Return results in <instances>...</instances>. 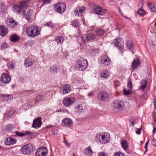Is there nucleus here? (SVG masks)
Here are the masks:
<instances>
[{
	"mask_svg": "<svg viewBox=\"0 0 156 156\" xmlns=\"http://www.w3.org/2000/svg\"><path fill=\"white\" fill-rule=\"evenodd\" d=\"M28 2L29 1H23L20 2L19 5H14L12 7V9L13 11L18 13L19 14L24 15L25 12L23 9L29 7V5L27 4Z\"/></svg>",
	"mask_w": 156,
	"mask_h": 156,
	"instance_id": "f257e3e1",
	"label": "nucleus"
},
{
	"mask_svg": "<svg viewBox=\"0 0 156 156\" xmlns=\"http://www.w3.org/2000/svg\"><path fill=\"white\" fill-rule=\"evenodd\" d=\"M26 33L29 37H34L40 34L41 30L37 26L31 25L27 27Z\"/></svg>",
	"mask_w": 156,
	"mask_h": 156,
	"instance_id": "f03ea898",
	"label": "nucleus"
},
{
	"mask_svg": "<svg viewBox=\"0 0 156 156\" xmlns=\"http://www.w3.org/2000/svg\"><path fill=\"white\" fill-rule=\"evenodd\" d=\"M88 66L87 60L83 58H80L75 63V69L81 71L85 70Z\"/></svg>",
	"mask_w": 156,
	"mask_h": 156,
	"instance_id": "7ed1b4c3",
	"label": "nucleus"
},
{
	"mask_svg": "<svg viewBox=\"0 0 156 156\" xmlns=\"http://www.w3.org/2000/svg\"><path fill=\"white\" fill-rule=\"evenodd\" d=\"M35 150L34 146L30 143L24 145L21 148L22 153L24 155H30Z\"/></svg>",
	"mask_w": 156,
	"mask_h": 156,
	"instance_id": "20e7f679",
	"label": "nucleus"
},
{
	"mask_svg": "<svg viewBox=\"0 0 156 156\" xmlns=\"http://www.w3.org/2000/svg\"><path fill=\"white\" fill-rule=\"evenodd\" d=\"M110 140V135L108 133L105 134H97L96 136V140L102 144L108 143Z\"/></svg>",
	"mask_w": 156,
	"mask_h": 156,
	"instance_id": "39448f33",
	"label": "nucleus"
},
{
	"mask_svg": "<svg viewBox=\"0 0 156 156\" xmlns=\"http://www.w3.org/2000/svg\"><path fill=\"white\" fill-rule=\"evenodd\" d=\"M97 98L99 101L105 102L109 100V95L107 92L104 91H101L98 94Z\"/></svg>",
	"mask_w": 156,
	"mask_h": 156,
	"instance_id": "423d86ee",
	"label": "nucleus"
},
{
	"mask_svg": "<svg viewBox=\"0 0 156 156\" xmlns=\"http://www.w3.org/2000/svg\"><path fill=\"white\" fill-rule=\"evenodd\" d=\"M122 102L119 100H115L112 105V109L115 112L122 111L123 109Z\"/></svg>",
	"mask_w": 156,
	"mask_h": 156,
	"instance_id": "0eeeda50",
	"label": "nucleus"
},
{
	"mask_svg": "<svg viewBox=\"0 0 156 156\" xmlns=\"http://www.w3.org/2000/svg\"><path fill=\"white\" fill-rule=\"evenodd\" d=\"M96 38V35L94 33L91 32L87 34H84L82 38V40L84 43H88L89 41L93 40Z\"/></svg>",
	"mask_w": 156,
	"mask_h": 156,
	"instance_id": "6e6552de",
	"label": "nucleus"
},
{
	"mask_svg": "<svg viewBox=\"0 0 156 156\" xmlns=\"http://www.w3.org/2000/svg\"><path fill=\"white\" fill-rule=\"evenodd\" d=\"M54 8L55 11L61 13L65 11L66 7L64 3L58 2L54 5Z\"/></svg>",
	"mask_w": 156,
	"mask_h": 156,
	"instance_id": "1a4fd4ad",
	"label": "nucleus"
},
{
	"mask_svg": "<svg viewBox=\"0 0 156 156\" xmlns=\"http://www.w3.org/2000/svg\"><path fill=\"white\" fill-rule=\"evenodd\" d=\"M113 43L114 45L120 50L121 52L122 50L123 49L124 46V43L123 40L122 38H118L115 39Z\"/></svg>",
	"mask_w": 156,
	"mask_h": 156,
	"instance_id": "9d476101",
	"label": "nucleus"
},
{
	"mask_svg": "<svg viewBox=\"0 0 156 156\" xmlns=\"http://www.w3.org/2000/svg\"><path fill=\"white\" fill-rule=\"evenodd\" d=\"M48 153V151L46 147H41L37 151L35 156H46Z\"/></svg>",
	"mask_w": 156,
	"mask_h": 156,
	"instance_id": "9b49d317",
	"label": "nucleus"
},
{
	"mask_svg": "<svg viewBox=\"0 0 156 156\" xmlns=\"http://www.w3.org/2000/svg\"><path fill=\"white\" fill-rule=\"evenodd\" d=\"M73 124L72 120L70 119L66 118L63 119L62 122V125L63 126L68 127H72Z\"/></svg>",
	"mask_w": 156,
	"mask_h": 156,
	"instance_id": "f8f14e48",
	"label": "nucleus"
},
{
	"mask_svg": "<svg viewBox=\"0 0 156 156\" xmlns=\"http://www.w3.org/2000/svg\"><path fill=\"white\" fill-rule=\"evenodd\" d=\"M94 10L96 14L100 15H103L106 12V10L103 9L101 6H96L94 8Z\"/></svg>",
	"mask_w": 156,
	"mask_h": 156,
	"instance_id": "ddd939ff",
	"label": "nucleus"
},
{
	"mask_svg": "<svg viewBox=\"0 0 156 156\" xmlns=\"http://www.w3.org/2000/svg\"><path fill=\"white\" fill-rule=\"evenodd\" d=\"M101 61L102 63L105 66L109 65L111 61L109 58L106 55L104 54L101 57Z\"/></svg>",
	"mask_w": 156,
	"mask_h": 156,
	"instance_id": "4468645a",
	"label": "nucleus"
},
{
	"mask_svg": "<svg viewBox=\"0 0 156 156\" xmlns=\"http://www.w3.org/2000/svg\"><path fill=\"white\" fill-rule=\"evenodd\" d=\"M41 117H37L33 122L32 127L35 128L40 127L42 124Z\"/></svg>",
	"mask_w": 156,
	"mask_h": 156,
	"instance_id": "2eb2a0df",
	"label": "nucleus"
},
{
	"mask_svg": "<svg viewBox=\"0 0 156 156\" xmlns=\"http://www.w3.org/2000/svg\"><path fill=\"white\" fill-rule=\"evenodd\" d=\"M11 77L8 74L4 73L1 76V80L2 82L4 83H9L11 80Z\"/></svg>",
	"mask_w": 156,
	"mask_h": 156,
	"instance_id": "dca6fc26",
	"label": "nucleus"
},
{
	"mask_svg": "<svg viewBox=\"0 0 156 156\" xmlns=\"http://www.w3.org/2000/svg\"><path fill=\"white\" fill-rule=\"evenodd\" d=\"M62 103L65 106L69 107L73 103V100L70 98H66L63 101Z\"/></svg>",
	"mask_w": 156,
	"mask_h": 156,
	"instance_id": "f3484780",
	"label": "nucleus"
},
{
	"mask_svg": "<svg viewBox=\"0 0 156 156\" xmlns=\"http://www.w3.org/2000/svg\"><path fill=\"white\" fill-rule=\"evenodd\" d=\"M16 139L12 137H8L6 139L5 143V145H9L15 144L16 142Z\"/></svg>",
	"mask_w": 156,
	"mask_h": 156,
	"instance_id": "a211bd4d",
	"label": "nucleus"
},
{
	"mask_svg": "<svg viewBox=\"0 0 156 156\" xmlns=\"http://www.w3.org/2000/svg\"><path fill=\"white\" fill-rule=\"evenodd\" d=\"M7 25L9 27L13 28L18 23L12 18L9 19L7 22Z\"/></svg>",
	"mask_w": 156,
	"mask_h": 156,
	"instance_id": "6ab92c4d",
	"label": "nucleus"
},
{
	"mask_svg": "<svg viewBox=\"0 0 156 156\" xmlns=\"http://www.w3.org/2000/svg\"><path fill=\"white\" fill-rule=\"evenodd\" d=\"M62 88L61 90V92L63 94H66L69 92L71 90L69 85L66 84L64 86L62 87Z\"/></svg>",
	"mask_w": 156,
	"mask_h": 156,
	"instance_id": "aec40b11",
	"label": "nucleus"
},
{
	"mask_svg": "<svg viewBox=\"0 0 156 156\" xmlns=\"http://www.w3.org/2000/svg\"><path fill=\"white\" fill-rule=\"evenodd\" d=\"M8 33V29L3 25L0 26V35L2 36H5Z\"/></svg>",
	"mask_w": 156,
	"mask_h": 156,
	"instance_id": "412c9836",
	"label": "nucleus"
},
{
	"mask_svg": "<svg viewBox=\"0 0 156 156\" xmlns=\"http://www.w3.org/2000/svg\"><path fill=\"white\" fill-rule=\"evenodd\" d=\"M140 63V61L139 58H136L134 60L132 63V68L133 69L139 67Z\"/></svg>",
	"mask_w": 156,
	"mask_h": 156,
	"instance_id": "4be33fe9",
	"label": "nucleus"
},
{
	"mask_svg": "<svg viewBox=\"0 0 156 156\" xmlns=\"http://www.w3.org/2000/svg\"><path fill=\"white\" fill-rule=\"evenodd\" d=\"M84 153L87 156H92L93 152L90 146L86 148L84 151Z\"/></svg>",
	"mask_w": 156,
	"mask_h": 156,
	"instance_id": "5701e85b",
	"label": "nucleus"
},
{
	"mask_svg": "<svg viewBox=\"0 0 156 156\" xmlns=\"http://www.w3.org/2000/svg\"><path fill=\"white\" fill-rule=\"evenodd\" d=\"M33 61L30 58H27L24 61V66L26 67H28L31 66L33 65Z\"/></svg>",
	"mask_w": 156,
	"mask_h": 156,
	"instance_id": "b1692460",
	"label": "nucleus"
},
{
	"mask_svg": "<svg viewBox=\"0 0 156 156\" xmlns=\"http://www.w3.org/2000/svg\"><path fill=\"white\" fill-rule=\"evenodd\" d=\"M84 10L79 8H76V9L74 11L75 16H82Z\"/></svg>",
	"mask_w": 156,
	"mask_h": 156,
	"instance_id": "393cba45",
	"label": "nucleus"
},
{
	"mask_svg": "<svg viewBox=\"0 0 156 156\" xmlns=\"http://www.w3.org/2000/svg\"><path fill=\"white\" fill-rule=\"evenodd\" d=\"M32 10L31 9H29L27 12L26 15L25 14L24 16H25L26 19L29 22L31 21V16Z\"/></svg>",
	"mask_w": 156,
	"mask_h": 156,
	"instance_id": "a878e982",
	"label": "nucleus"
},
{
	"mask_svg": "<svg viewBox=\"0 0 156 156\" xmlns=\"http://www.w3.org/2000/svg\"><path fill=\"white\" fill-rule=\"evenodd\" d=\"M147 5L151 12H156V6L155 5L151 3H147Z\"/></svg>",
	"mask_w": 156,
	"mask_h": 156,
	"instance_id": "bb28decb",
	"label": "nucleus"
},
{
	"mask_svg": "<svg viewBox=\"0 0 156 156\" xmlns=\"http://www.w3.org/2000/svg\"><path fill=\"white\" fill-rule=\"evenodd\" d=\"M16 112L14 109H11L7 113V115L10 118L15 116Z\"/></svg>",
	"mask_w": 156,
	"mask_h": 156,
	"instance_id": "cd10ccee",
	"label": "nucleus"
},
{
	"mask_svg": "<svg viewBox=\"0 0 156 156\" xmlns=\"http://www.w3.org/2000/svg\"><path fill=\"white\" fill-rule=\"evenodd\" d=\"M108 76L109 73L107 70L102 71L100 74V76L101 78H106Z\"/></svg>",
	"mask_w": 156,
	"mask_h": 156,
	"instance_id": "c85d7f7f",
	"label": "nucleus"
},
{
	"mask_svg": "<svg viewBox=\"0 0 156 156\" xmlns=\"http://www.w3.org/2000/svg\"><path fill=\"white\" fill-rule=\"evenodd\" d=\"M126 43L127 48L129 51H132L133 49V46L131 42L129 40H127Z\"/></svg>",
	"mask_w": 156,
	"mask_h": 156,
	"instance_id": "c756f323",
	"label": "nucleus"
},
{
	"mask_svg": "<svg viewBox=\"0 0 156 156\" xmlns=\"http://www.w3.org/2000/svg\"><path fill=\"white\" fill-rule=\"evenodd\" d=\"M58 70V67L56 66H52L49 68V71L51 73H57Z\"/></svg>",
	"mask_w": 156,
	"mask_h": 156,
	"instance_id": "7c9ffc66",
	"label": "nucleus"
},
{
	"mask_svg": "<svg viewBox=\"0 0 156 156\" xmlns=\"http://www.w3.org/2000/svg\"><path fill=\"white\" fill-rule=\"evenodd\" d=\"M121 144L122 147L125 150H126L128 148V145L127 142L125 140H122L121 141Z\"/></svg>",
	"mask_w": 156,
	"mask_h": 156,
	"instance_id": "2f4dec72",
	"label": "nucleus"
},
{
	"mask_svg": "<svg viewBox=\"0 0 156 156\" xmlns=\"http://www.w3.org/2000/svg\"><path fill=\"white\" fill-rule=\"evenodd\" d=\"M10 40L13 42H16L19 40V37L17 35L13 34L10 37Z\"/></svg>",
	"mask_w": 156,
	"mask_h": 156,
	"instance_id": "473e14b6",
	"label": "nucleus"
},
{
	"mask_svg": "<svg viewBox=\"0 0 156 156\" xmlns=\"http://www.w3.org/2000/svg\"><path fill=\"white\" fill-rule=\"evenodd\" d=\"M147 82L146 80H144L140 83V88L144 89H145L147 86Z\"/></svg>",
	"mask_w": 156,
	"mask_h": 156,
	"instance_id": "72a5a7b5",
	"label": "nucleus"
},
{
	"mask_svg": "<svg viewBox=\"0 0 156 156\" xmlns=\"http://www.w3.org/2000/svg\"><path fill=\"white\" fill-rule=\"evenodd\" d=\"M105 33V30L102 29H99L96 31V33L98 36H102Z\"/></svg>",
	"mask_w": 156,
	"mask_h": 156,
	"instance_id": "f704fd0d",
	"label": "nucleus"
},
{
	"mask_svg": "<svg viewBox=\"0 0 156 156\" xmlns=\"http://www.w3.org/2000/svg\"><path fill=\"white\" fill-rule=\"evenodd\" d=\"M44 98V95H37L35 98V102L37 103L42 100Z\"/></svg>",
	"mask_w": 156,
	"mask_h": 156,
	"instance_id": "c9c22d12",
	"label": "nucleus"
},
{
	"mask_svg": "<svg viewBox=\"0 0 156 156\" xmlns=\"http://www.w3.org/2000/svg\"><path fill=\"white\" fill-rule=\"evenodd\" d=\"M79 22H78V20L76 19L73 20L71 22V24L75 27H78L79 26Z\"/></svg>",
	"mask_w": 156,
	"mask_h": 156,
	"instance_id": "e433bc0d",
	"label": "nucleus"
},
{
	"mask_svg": "<svg viewBox=\"0 0 156 156\" xmlns=\"http://www.w3.org/2000/svg\"><path fill=\"white\" fill-rule=\"evenodd\" d=\"M64 40L63 37L62 36H58L55 38V41L58 44L60 43L61 44L63 42Z\"/></svg>",
	"mask_w": 156,
	"mask_h": 156,
	"instance_id": "4c0bfd02",
	"label": "nucleus"
},
{
	"mask_svg": "<svg viewBox=\"0 0 156 156\" xmlns=\"http://www.w3.org/2000/svg\"><path fill=\"white\" fill-rule=\"evenodd\" d=\"M6 6L2 4H0V14L4 13L6 10Z\"/></svg>",
	"mask_w": 156,
	"mask_h": 156,
	"instance_id": "58836bf2",
	"label": "nucleus"
},
{
	"mask_svg": "<svg viewBox=\"0 0 156 156\" xmlns=\"http://www.w3.org/2000/svg\"><path fill=\"white\" fill-rule=\"evenodd\" d=\"M137 13L140 16L144 15L145 14V11L143 9L142 7L138 9L137 11Z\"/></svg>",
	"mask_w": 156,
	"mask_h": 156,
	"instance_id": "ea45409f",
	"label": "nucleus"
},
{
	"mask_svg": "<svg viewBox=\"0 0 156 156\" xmlns=\"http://www.w3.org/2000/svg\"><path fill=\"white\" fill-rule=\"evenodd\" d=\"M76 111L77 112H81L84 111L82 106L80 105L76 106Z\"/></svg>",
	"mask_w": 156,
	"mask_h": 156,
	"instance_id": "a19ab883",
	"label": "nucleus"
},
{
	"mask_svg": "<svg viewBox=\"0 0 156 156\" xmlns=\"http://www.w3.org/2000/svg\"><path fill=\"white\" fill-rule=\"evenodd\" d=\"M14 128L13 125L12 124H9L6 126L5 130L9 131L12 130Z\"/></svg>",
	"mask_w": 156,
	"mask_h": 156,
	"instance_id": "79ce46f5",
	"label": "nucleus"
},
{
	"mask_svg": "<svg viewBox=\"0 0 156 156\" xmlns=\"http://www.w3.org/2000/svg\"><path fill=\"white\" fill-rule=\"evenodd\" d=\"M131 90L129 89L128 90H126V89H124V94L125 95H129L131 92Z\"/></svg>",
	"mask_w": 156,
	"mask_h": 156,
	"instance_id": "37998d69",
	"label": "nucleus"
},
{
	"mask_svg": "<svg viewBox=\"0 0 156 156\" xmlns=\"http://www.w3.org/2000/svg\"><path fill=\"white\" fill-rule=\"evenodd\" d=\"M16 135L19 137H21L24 136V134L23 133H21L19 132V131H16L15 132Z\"/></svg>",
	"mask_w": 156,
	"mask_h": 156,
	"instance_id": "c03bdc74",
	"label": "nucleus"
},
{
	"mask_svg": "<svg viewBox=\"0 0 156 156\" xmlns=\"http://www.w3.org/2000/svg\"><path fill=\"white\" fill-rule=\"evenodd\" d=\"M44 25L52 28H53L54 27V25L52 23H51L50 22H47L46 23L44 24Z\"/></svg>",
	"mask_w": 156,
	"mask_h": 156,
	"instance_id": "a18cd8bd",
	"label": "nucleus"
},
{
	"mask_svg": "<svg viewBox=\"0 0 156 156\" xmlns=\"http://www.w3.org/2000/svg\"><path fill=\"white\" fill-rule=\"evenodd\" d=\"M8 47V45L5 42L2 43L1 46V49H3L6 48Z\"/></svg>",
	"mask_w": 156,
	"mask_h": 156,
	"instance_id": "49530a36",
	"label": "nucleus"
},
{
	"mask_svg": "<svg viewBox=\"0 0 156 156\" xmlns=\"http://www.w3.org/2000/svg\"><path fill=\"white\" fill-rule=\"evenodd\" d=\"M127 86L130 90L132 88V83L131 80L128 81L127 83Z\"/></svg>",
	"mask_w": 156,
	"mask_h": 156,
	"instance_id": "de8ad7c7",
	"label": "nucleus"
},
{
	"mask_svg": "<svg viewBox=\"0 0 156 156\" xmlns=\"http://www.w3.org/2000/svg\"><path fill=\"white\" fill-rule=\"evenodd\" d=\"M2 101H8V99L6 98V95H2Z\"/></svg>",
	"mask_w": 156,
	"mask_h": 156,
	"instance_id": "09e8293b",
	"label": "nucleus"
},
{
	"mask_svg": "<svg viewBox=\"0 0 156 156\" xmlns=\"http://www.w3.org/2000/svg\"><path fill=\"white\" fill-rule=\"evenodd\" d=\"M114 156H124V155L122 153L119 152L115 153Z\"/></svg>",
	"mask_w": 156,
	"mask_h": 156,
	"instance_id": "8fccbe9b",
	"label": "nucleus"
},
{
	"mask_svg": "<svg viewBox=\"0 0 156 156\" xmlns=\"http://www.w3.org/2000/svg\"><path fill=\"white\" fill-rule=\"evenodd\" d=\"M144 3V1L143 0H140L139 3V5L141 6L142 7L143 6Z\"/></svg>",
	"mask_w": 156,
	"mask_h": 156,
	"instance_id": "3c124183",
	"label": "nucleus"
},
{
	"mask_svg": "<svg viewBox=\"0 0 156 156\" xmlns=\"http://www.w3.org/2000/svg\"><path fill=\"white\" fill-rule=\"evenodd\" d=\"M142 127L141 126L140 127V128L137 129L138 131H136V133L138 134H140L141 133V130H142Z\"/></svg>",
	"mask_w": 156,
	"mask_h": 156,
	"instance_id": "603ef678",
	"label": "nucleus"
},
{
	"mask_svg": "<svg viewBox=\"0 0 156 156\" xmlns=\"http://www.w3.org/2000/svg\"><path fill=\"white\" fill-rule=\"evenodd\" d=\"M151 143L152 145L156 147V140L153 139L151 141Z\"/></svg>",
	"mask_w": 156,
	"mask_h": 156,
	"instance_id": "864d4df0",
	"label": "nucleus"
},
{
	"mask_svg": "<svg viewBox=\"0 0 156 156\" xmlns=\"http://www.w3.org/2000/svg\"><path fill=\"white\" fill-rule=\"evenodd\" d=\"M64 142L65 144V145L67 147H69L70 145V144L66 140L64 139Z\"/></svg>",
	"mask_w": 156,
	"mask_h": 156,
	"instance_id": "5fc2aeb1",
	"label": "nucleus"
},
{
	"mask_svg": "<svg viewBox=\"0 0 156 156\" xmlns=\"http://www.w3.org/2000/svg\"><path fill=\"white\" fill-rule=\"evenodd\" d=\"M98 156H107V155L106 153L104 152H101L99 153Z\"/></svg>",
	"mask_w": 156,
	"mask_h": 156,
	"instance_id": "6e6d98bb",
	"label": "nucleus"
},
{
	"mask_svg": "<svg viewBox=\"0 0 156 156\" xmlns=\"http://www.w3.org/2000/svg\"><path fill=\"white\" fill-rule=\"evenodd\" d=\"M32 133L31 132H29L27 131H26L24 133V136L25 135H27L29 134H30Z\"/></svg>",
	"mask_w": 156,
	"mask_h": 156,
	"instance_id": "4d7b16f0",
	"label": "nucleus"
},
{
	"mask_svg": "<svg viewBox=\"0 0 156 156\" xmlns=\"http://www.w3.org/2000/svg\"><path fill=\"white\" fill-rule=\"evenodd\" d=\"M51 2L50 0H44V4L49 3Z\"/></svg>",
	"mask_w": 156,
	"mask_h": 156,
	"instance_id": "13d9d810",
	"label": "nucleus"
},
{
	"mask_svg": "<svg viewBox=\"0 0 156 156\" xmlns=\"http://www.w3.org/2000/svg\"><path fill=\"white\" fill-rule=\"evenodd\" d=\"M6 98L8 99V101L12 97V95L11 94H9L6 95Z\"/></svg>",
	"mask_w": 156,
	"mask_h": 156,
	"instance_id": "bf43d9fd",
	"label": "nucleus"
},
{
	"mask_svg": "<svg viewBox=\"0 0 156 156\" xmlns=\"http://www.w3.org/2000/svg\"><path fill=\"white\" fill-rule=\"evenodd\" d=\"M135 121L133 120H131L130 122V126H133L135 124Z\"/></svg>",
	"mask_w": 156,
	"mask_h": 156,
	"instance_id": "052dcab7",
	"label": "nucleus"
},
{
	"mask_svg": "<svg viewBox=\"0 0 156 156\" xmlns=\"http://www.w3.org/2000/svg\"><path fill=\"white\" fill-rule=\"evenodd\" d=\"M52 133L53 134L55 135L57 134V131L55 130H53L52 131Z\"/></svg>",
	"mask_w": 156,
	"mask_h": 156,
	"instance_id": "680f3d73",
	"label": "nucleus"
},
{
	"mask_svg": "<svg viewBox=\"0 0 156 156\" xmlns=\"http://www.w3.org/2000/svg\"><path fill=\"white\" fill-rule=\"evenodd\" d=\"M153 118L154 119L155 118V117L156 116V113L155 112H154L153 114Z\"/></svg>",
	"mask_w": 156,
	"mask_h": 156,
	"instance_id": "e2e57ef3",
	"label": "nucleus"
},
{
	"mask_svg": "<svg viewBox=\"0 0 156 156\" xmlns=\"http://www.w3.org/2000/svg\"><path fill=\"white\" fill-rule=\"evenodd\" d=\"M144 147L146 149L145 152L146 153V152L147 151V145H145Z\"/></svg>",
	"mask_w": 156,
	"mask_h": 156,
	"instance_id": "0e129e2a",
	"label": "nucleus"
},
{
	"mask_svg": "<svg viewBox=\"0 0 156 156\" xmlns=\"http://www.w3.org/2000/svg\"><path fill=\"white\" fill-rule=\"evenodd\" d=\"M156 131V128H154L153 129V133L154 134V133H155V132Z\"/></svg>",
	"mask_w": 156,
	"mask_h": 156,
	"instance_id": "69168bd1",
	"label": "nucleus"
},
{
	"mask_svg": "<svg viewBox=\"0 0 156 156\" xmlns=\"http://www.w3.org/2000/svg\"><path fill=\"white\" fill-rule=\"evenodd\" d=\"M154 107H155V106H156V100L154 99Z\"/></svg>",
	"mask_w": 156,
	"mask_h": 156,
	"instance_id": "338daca9",
	"label": "nucleus"
},
{
	"mask_svg": "<svg viewBox=\"0 0 156 156\" xmlns=\"http://www.w3.org/2000/svg\"><path fill=\"white\" fill-rule=\"evenodd\" d=\"M149 143V140H147V141L146 142V143L145 145H147Z\"/></svg>",
	"mask_w": 156,
	"mask_h": 156,
	"instance_id": "774afa93",
	"label": "nucleus"
}]
</instances>
